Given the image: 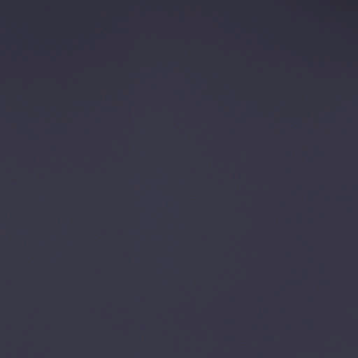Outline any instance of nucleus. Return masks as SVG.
Listing matches in <instances>:
<instances>
[{
	"instance_id": "1",
	"label": "nucleus",
	"mask_w": 358,
	"mask_h": 358,
	"mask_svg": "<svg viewBox=\"0 0 358 358\" xmlns=\"http://www.w3.org/2000/svg\"><path fill=\"white\" fill-rule=\"evenodd\" d=\"M164 271V262L161 259H157L155 263L148 268L147 272L154 276H161Z\"/></svg>"
},
{
	"instance_id": "2",
	"label": "nucleus",
	"mask_w": 358,
	"mask_h": 358,
	"mask_svg": "<svg viewBox=\"0 0 358 358\" xmlns=\"http://www.w3.org/2000/svg\"><path fill=\"white\" fill-rule=\"evenodd\" d=\"M187 293L188 292H180V316L182 315V301L185 298L186 294H187Z\"/></svg>"
},
{
	"instance_id": "3",
	"label": "nucleus",
	"mask_w": 358,
	"mask_h": 358,
	"mask_svg": "<svg viewBox=\"0 0 358 358\" xmlns=\"http://www.w3.org/2000/svg\"><path fill=\"white\" fill-rule=\"evenodd\" d=\"M180 291H187L182 280V268H180Z\"/></svg>"
},
{
	"instance_id": "4",
	"label": "nucleus",
	"mask_w": 358,
	"mask_h": 358,
	"mask_svg": "<svg viewBox=\"0 0 358 358\" xmlns=\"http://www.w3.org/2000/svg\"><path fill=\"white\" fill-rule=\"evenodd\" d=\"M320 270L321 272H323V271H324L323 266H321L320 268Z\"/></svg>"
}]
</instances>
